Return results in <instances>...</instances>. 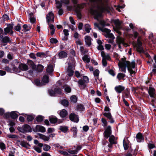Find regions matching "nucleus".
<instances>
[{
	"instance_id": "f257e3e1",
	"label": "nucleus",
	"mask_w": 156,
	"mask_h": 156,
	"mask_svg": "<svg viewBox=\"0 0 156 156\" xmlns=\"http://www.w3.org/2000/svg\"><path fill=\"white\" fill-rule=\"evenodd\" d=\"M90 1L96 3L99 5H101L100 6H98V8L100 9L101 12H99L98 11L95 10H92V11L93 15H95L97 18L101 17L102 13L105 12H107L108 13L110 12V7L108 6H104V4L103 2V0H90Z\"/></svg>"
},
{
	"instance_id": "f03ea898",
	"label": "nucleus",
	"mask_w": 156,
	"mask_h": 156,
	"mask_svg": "<svg viewBox=\"0 0 156 156\" xmlns=\"http://www.w3.org/2000/svg\"><path fill=\"white\" fill-rule=\"evenodd\" d=\"M13 66L12 70L13 71L19 73L20 72V70L26 71L28 69V66L25 64L20 63L19 66L18 68L16 67L14 64H12Z\"/></svg>"
},
{
	"instance_id": "7ed1b4c3",
	"label": "nucleus",
	"mask_w": 156,
	"mask_h": 156,
	"mask_svg": "<svg viewBox=\"0 0 156 156\" xmlns=\"http://www.w3.org/2000/svg\"><path fill=\"white\" fill-rule=\"evenodd\" d=\"M89 82V79L87 76H83V80L82 79L79 80L78 82L79 87L81 89L84 90L86 87V84L85 83H88Z\"/></svg>"
},
{
	"instance_id": "20e7f679",
	"label": "nucleus",
	"mask_w": 156,
	"mask_h": 156,
	"mask_svg": "<svg viewBox=\"0 0 156 156\" xmlns=\"http://www.w3.org/2000/svg\"><path fill=\"white\" fill-rule=\"evenodd\" d=\"M17 129L20 132L24 133L31 132L32 130L31 127L29 125L27 124L23 125L22 127H18Z\"/></svg>"
},
{
	"instance_id": "39448f33",
	"label": "nucleus",
	"mask_w": 156,
	"mask_h": 156,
	"mask_svg": "<svg viewBox=\"0 0 156 156\" xmlns=\"http://www.w3.org/2000/svg\"><path fill=\"white\" fill-rule=\"evenodd\" d=\"M135 46L136 48V50L138 52L140 53L145 52L144 48L142 46V42L141 41L139 37H138L137 39V44H136Z\"/></svg>"
},
{
	"instance_id": "423d86ee",
	"label": "nucleus",
	"mask_w": 156,
	"mask_h": 156,
	"mask_svg": "<svg viewBox=\"0 0 156 156\" xmlns=\"http://www.w3.org/2000/svg\"><path fill=\"white\" fill-rule=\"evenodd\" d=\"M112 130L110 126H108L106 128L103 133V135L105 139H107L111 135H112Z\"/></svg>"
},
{
	"instance_id": "0eeeda50",
	"label": "nucleus",
	"mask_w": 156,
	"mask_h": 156,
	"mask_svg": "<svg viewBox=\"0 0 156 156\" xmlns=\"http://www.w3.org/2000/svg\"><path fill=\"white\" fill-rule=\"evenodd\" d=\"M129 63V61H125L123 62H121L120 63H119V67L121 69V71L125 73L126 72V67H128Z\"/></svg>"
},
{
	"instance_id": "6e6552de",
	"label": "nucleus",
	"mask_w": 156,
	"mask_h": 156,
	"mask_svg": "<svg viewBox=\"0 0 156 156\" xmlns=\"http://www.w3.org/2000/svg\"><path fill=\"white\" fill-rule=\"evenodd\" d=\"M46 19L48 23V24H49V22L50 21H51L53 23L54 21V14L51 12H49L47 15L46 16Z\"/></svg>"
},
{
	"instance_id": "1a4fd4ad",
	"label": "nucleus",
	"mask_w": 156,
	"mask_h": 156,
	"mask_svg": "<svg viewBox=\"0 0 156 156\" xmlns=\"http://www.w3.org/2000/svg\"><path fill=\"white\" fill-rule=\"evenodd\" d=\"M33 131L35 132H40L44 133L46 131L45 128L42 126L37 125L33 129Z\"/></svg>"
},
{
	"instance_id": "9d476101",
	"label": "nucleus",
	"mask_w": 156,
	"mask_h": 156,
	"mask_svg": "<svg viewBox=\"0 0 156 156\" xmlns=\"http://www.w3.org/2000/svg\"><path fill=\"white\" fill-rule=\"evenodd\" d=\"M70 120L74 122L77 123L79 121L78 116L74 113H71L69 115Z\"/></svg>"
},
{
	"instance_id": "9b49d317",
	"label": "nucleus",
	"mask_w": 156,
	"mask_h": 156,
	"mask_svg": "<svg viewBox=\"0 0 156 156\" xmlns=\"http://www.w3.org/2000/svg\"><path fill=\"white\" fill-rule=\"evenodd\" d=\"M103 115L104 116L107 118L109 120L108 122L111 123H113L115 121L110 112H105L103 113Z\"/></svg>"
},
{
	"instance_id": "f8f14e48",
	"label": "nucleus",
	"mask_w": 156,
	"mask_h": 156,
	"mask_svg": "<svg viewBox=\"0 0 156 156\" xmlns=\"http://www.w3.org/2000/svg\"><path fill=\"white\" fill-rule=\"evenodd\" d=\"M7 27L4 29V34L5 35L10 33V31L13 29L14 24L12 23H7Z\"/></svg>"
},
{
	"instance_id": "ddd939ff",
	"label": "nucleus",
	"mask_w": 156,
	"mask_h": 156,
	"mask_svg": "<svg viewBox=\"0 0 156 156\" xmlns=\"http://www.w3.org/2000/svg\"><path fill=\"white\" fill-rule=\"evenodd\" d=\"M136 139L138 142H143L144 141V136L141 133L139 132L136 135Z\"/></svg>"
},
{
	"instance_id": "4468645a",
	"label": "nucleus",
	"mask_w": 156,
	"mask_h": 156,
	"mask_svg": "<svg viewBox=\"0 0 156 156\" xmlns=\"http://www.w3.org/2000/svg\"><path fill=\"white\" fill-rule=\"evenodd\" d=\"M67 53L64 51H60L58 55L59 59L65 58L67 57Z\"/></svg>"
},
{
	"instance_id": "2eb2a0df",
	"label": "nucleus",
	"mask_w": 156,
	"mask_h": 156,
	"mask_svg": "<svg viewBox=\"0 0 156 156\" xmlns=\"http://www.w3.org/2000/svg\"><path fill=\"white\" fill-rule=\"evenodd\" d=\"M1 42L4 43L3 44L4 45H6L7 43H11V39L8 36H5L2 39Z\"/></svg>"
},
{
	"instance_id": "dca6fc26",
	"label": "nucleus",
	"mask_w": 156,
	"mask_h": 156,
	"mask_svg": "<svg viewBox=\"0 0 156 156\" xmlns=\"http://www.w3.org/2000/svg\"><path fill=\"white\" fill-rule=\"evenodd\" d=\"M85 4L84 3H82L80 4H77L76 5H74V7L75 8V11L78 10L81 11V10L83 9L85 5Z\"/></svg>"
},
{
	"instance_id": "f3484780",
	"label": "nucleus",
	"mask_w": 156,
	"mask_h": 156,
	"mask_svg": "<svg viewBox=\"0 0 156 156\" xmlns=\"http://www.w3.org/2000/svg\"><path fill=\"white\" fill-rule=\"evenodd\" d=\"M148 93L151 97L154 98V95L155 93V89L152 87H149L148 90Z\"/></svg>"
},
{
	"instance_id": "a211bd4d",
	"label": "nucleus",
	"mask_w": 156,
	"mask_h": 156,
	"mask_svg": "<svg viewBox=\"0 0 156 156\" xmlns=\"http://www.w3.org/2000/svg\"><path fill=\"white\" fill-rule=\"evenodd\" d=\"M125 88L124 87L121 85H119L115 87V91L118 93H120L125 90Z\"/></svg>"
},
{
	"instance_id": "6ab92c4d",
	"label": "nucleus",
	"mask_w": 156,
	"mask_h": 156,
	"mask_svg": "<svg viewBox=\"0 0 156 156\" xmlns=\"http://www.w3.org/2000/svg\"><path fill=\"white\" fill-rule=\"evenodd\" d=\"M49 119L51 124H55L57 122L58 119L55 116H51L49 117Z\"/></svg>"
},
{
	"instance_id": "aec40b11",
	"label": "nucleus",
	"mask_w": 156,
	"mask_h": 156,
	"mask_svg": "<svg viewBox=\"0 0 156 156\" xmlns=\"http://www.w3.org/2000/svg\"><path fill=\"white\" fill-rule=\"evenodd\" d=\"M68 75L69 76H72L74 73V71L73 70V67L71 65L69 66L67 70Z\"/></svg>"
},
{
	"instance_id": "412c9836",
	"label": "nucleus",
	"mask_w": 156,
	"mask_h": 156,
	"mask_svg": "<svg viewBox=\"0 0 156 156\" xmlns=\"http://www.w3.org/2000/svg\"><path fill=\"white\" fill-rule=\"evenodd\" d=\"M37 134L39 136L40 138L43 140L45 141H48L50 139L49 136H46L39 133H37Z\"/></svg>"
},
{
	"instance_id": "4be33fe9",
	"label": "nucleus",
	"mask_w": 156,
	"mask_h": 156,
	"mask_svg": "<svg viewBox=\"0 0 156 156\" xmlns=\"http://www.w3.org/2000/svg\"><path fill=\"white\" fill-rule=\"evenodd\" d=\"M85 39L86 44L87 45L88 47L90 46L91 44L90 37L88 36H86L85 37Z\"/></svg>"
},
{
	"instance_id": "5701e85b",
	"label": "nucleus",
	"mask_w": 156,
	"mask_h": 156,
	"mask_svg": "<svg viewBox=\"0 0 156 156\" xmlns=\"http://www.w3.org/2000/svg\"><path fill=\"white\" fill-rule=\"evenodd\" d=\"M67 114V111L65 109H62L60 111L59 113L60 116L62 118L65 117Z\"/></svg>"
},
{
	"instance_id": "b1692460",
	"label": "nucleus",
	"mask_w": 156,
	"mask_h": 156,
	"mask_svg": "<svg viewBox=\"0 0 156 156\" xmlns=\"http://www.w3.org/2000/svg\"><path fill=\"white\" fill-rule=\"evenodd\" d=\"M76 110L80 112H83L85 110V107L82 104L78 105L76 107Z\"/></svg>"
},
{
	"instance_id": "393cba45",
	"label": "nucleus",
	"mask_w": 156,
	"mask_h": 156,
	"mask_svg": "<svg viewBox=\"0 0 156 156\" xmlns=\"http://www.w3.org/2000/svg\"><path fill=\"white\" fill-rule=\"evenodd\" d=\"M53 66L51 64H49L46 69L47 72L49 74L52 73L54 71Z\"/></svg>"
},
{
	"instance_id": "a878e982",
	"label": "nucleus",
	"mask_w": 156,
	"mask_h": 156,
	"mask_svg": "<svg viewBox=\"0 0 156 156\" xmlns=\"http://www.w3.org/2000/svg\"><path fill=\"white\" fill-rule=\"evenodd\" d=\"M59 129L62 132L66 133L69 130V127L66 126H60Z\"/></svg>"
},
{
	"instance_id": "bb28decb",
	"label": "nucleus",
	"mask_w": 156,
	"mask_h": 156,
	"mask_svg": "<svg viewBox=\"0 0 156 156\" xmlns=\"http://www.w3.org/2000/svg\"><path fill=\"white\" fill-rule=\"evenodd\" d=\"M35 84L37 86L41 87L44 85V84L40 81V80L38 79H36L34 80Z\"/></svg>"
},
{
	"instance_id": "cd10ccee",
	"label": "nucleus",
	"mask_w": 156,
	"mask_h": 156,
	"mask_svg": "<svg viewBox=\"0 0 156 156\" xmlns=\"http://www.w3.org/2000/svg\"><path fill=\"white\" fill-rule=\"evenodd\" d=\"M109 137L108 141L109 143L116 144V142L115 140V137L113 135H111Z\"/></svg>"
},
{
	"instance_id": "c85d7f7f",
	"label": "nucleus",
	"mask_w": 156,
	"mask_h": 156,
	"mask_svg": "<svg viewBox=\"0 0 156 156\" xmlns=\"http://www.w3.org/2000/svg\"><path fill=\"white\" fill-rule=\"evenodd\" d=\"M20 144L23 147H24L26 149L29 148L27 146L30 147V144L29 143L24 141H21Z\"/></svg>"
},
{
	"instance_id": "c756f323",
	"label": "nucleus",
	"mask_w": 156,
	"mask_h": 156,
	"mask_svg": "<svg viewBox=\"0 0 156 156\" xmlns=\"http://www.w3.org/2000/svg\"><path fill=\"white\" fill-rule=\"evenodd\" d=\"M42 81L44 84L48 83L49 81L48 76V75L44 76L42 78Z\"/></svg>"
},
{
	"instance_id": "7c9ffc66",
	"label": "nucleus",
	"mask_w": 156,
	"mask_h": 156,
	"mask_svg": "<svg viewBox=\"0 0 156 156\" xmlns=\"http://www.w3.org/2000/svg\"><path fill=\"white\" fill-rule=\"evenodd\" d=\"M126 76V75L125 74L120 73L118 74L117 76V78L119 80H121L123 79Z\"/></svg>"
},
{
	"instance_id": "2f4dec72",
	"label": "nucleus",
	"mask_w": 156,
	"mask_h": 156,
	"mask_svg": "<svg viewBox=\"0 0 156 156\" xmlns=\"http://www.w3.org/2000/svg\"><path fill=\"white\" fill-rule=\"evenodd\" d=\"M61 104L64 106L68 107L69 105V102L66 99H63L61 101Z\"/></svg>"
},
{
	"instance_id": "473e14b6",
	"label": "nucleus",
	"mask_w": 156,
	"mask_h": 156,
	"mask_svg": "<svg viewBox=\"0 0 156 156\" xmlns=\"http://www.w3.org/2000/svg\"><path fill=\"white\" fill-rule=\"evenodd\" d=\"M18 115L14 111H12L10 112V117L12 119H16L17 118Z\"/></svg>"
},
{
	"instance_id": "72a5a7b5",
	"label": "nucleus",
	"mask_w": 156,
	"mask_h": 156,
	"mask_svg": "<svg viewBox=\"0 0 156 156\" xmlns=\"http://www.w3.org/2000/svg\"><path fill=\"white\" fill-rule=\"evenodd\" d=\"M85 29L87 33L90 32V30L91 29L90 25L88 24H86L84 25Z\"/></svg>"
},
{
	"instance_id": "f704fd0d",
	"label": "nucleus",
	"mask_w": 156,
	"mask_h": 156,
	"mask_svg": "<svg viewBox=\"0 0 156 156\" xmlns=\"http://www.w3.org/2000/svg\"><path fill=\"white\" fill-rule=\"evenodd\" d=\"M130 89L128 88H126L124 92V94L125 95V97L126 98H129V96Z\"/></svg>"
},
{
	"instance_id": "c9c22d12",
	"label": "nucleus",
	"mask_w": 156,
	"mask_h": 156,
	"mask_svg": "<svg viewBox=\"0 0 156 156\" xmlns=\"http://www.w3.org/2000/svg\"><path fill=\"white\" fill-rule=\"evenodd\" d=\"M27 62L31 66L32 68L33 69H35L36 68V66L33 62V61L30 60H28L27 61Z\"/></svg>"
},
{
	"instance_id": "e433bc0d",
	"label": "nucleus",
	"mask_w": 156,
	"mask_h": 156,
	"mask_svg": "<svg viewBox=\"0 0 156 156\" xmlns=\"http://www.w3.org/2000/svg\"><path fill=\"white\" fill-rule=\"evenodd\" d=\"M83 60V61L89 63L90 61V58H88V55H85L82 58Z\"/></svg>"
},
{
	"instance_id": "4c0bfd02",
	"label": "nucleus",
	"mask_w": 156,
	"mask_h": 156,
	"mask_svg": "<svg viewBox=\"0 0 156 156\" xmlns=\"http://www.w3.org/2000/svg\"><path fill=\"white\" fill-rule=\"evenodd\" d=\"M48 93L49 95L51 97L56 96V94L55 93L54 89H50L48 90Z\"/></svg>"
},
{
	"instance_id": "58836bf2",
	"label": "nucleus",
	"mask_w": 156,
	"mask_h": 156,
	"mask_svg": "<svg viewBox=\"0 0 156 156\" xmlns=\"http://www.w3.org/2000/svg\"><path fill=\"white\" fill-rule=\"evenodd\" d=\"M55 94H61L62 92V89L59 87H56L54 88Z\"/></svg>"
},
{
	"instance_id": "ea45409f",
	"label": "nucleus",
	"mask_w": 156,
	"mask_h": 156,
	"mask_svg": "<svg viewBox=\"0 0 156 156\" xmlns=\"http://www.w3.org/2000/svg\"><path fill=\"white\" fill-rule=\"evenodd\" d=\"M113 22L117 28L118 27H120L121 25V23L119 19L114 20Z\"/></svg>"
},
{
	"instance_id": "a19ab883",
	"label": "nucleus",
	"mask_w": 156,
	"mask_h": 156,
	"mask_svg": "<svg viewBox=\"0 0 156 156\" xmlns=\"http://www.w3.org/2000/svg\"><path fill=\"white\" fill-rule=\"evenodd\" d=\"M123 146L125 150H128L129 147V144L125 141V139H124L123 140Z\"/></svg>"
},
{
	"instance_id": "79ce46f5",
	"label": "nucleus",
	"mask_w": 156,
	"mask_h": 156,
	"mask_svg": "<svg viewBox=\"0 0 156 156\" xmlns=\"http://www.w3.org/2000/svg\"><path fill=\"white\" fill-rule=\"evenodd\" d=\"M23 30L24 32L29 31L31 28L30 27L28 26L27 24H24L23 26Z\"/></svg>"
},
{
	"instance_id": "37998d69",
	"label": "nucleus",
	"mask_w": 156,
	"mask_h": 156,
	"mask_svg": "<svg viewBox=\"0 0 156 156\" xmlns=\"http://www.w3.org/2000/svg\"><path fill=\"white\" fill-rule=\"evenodd\" d=\"M38 72H42L44 66L41 64H39L37 65L36 68Z\"/></svg>"
},
{
	"instance_id": "c03bdc74",
	"label": "nucleus",
	"mask_w": 156,
	"mask_h": 156,
	"mask_svg": "<svg viewBox=\"0 0 156 156\" xmlns=\"http://www.w3.org/2000/svg\"><path fill=\"white\" fill-rule=\"evenodd\" d=\"M70 130L73 132V135L74 136H76L77 132L76 127H72Z\"/></svg>"
},
{
	"instance_id": "a18cd8bd",
	"label": "nucleus",
	"mask_w": 156,
	"mask_h": 156,
	"mask_svg": "<svg viewBox=\"0 0 156 156\" xmlns=\"http://www.w3.org/2000/svg\"><path fill=\"white\" fill-rule=\"evenodd\" d=\"M101 56L103 57V58H105L106 59H108L109 58H110V57L108 55H106L104 51H102L101 52Z\"/></svg>"
},
{
	"instance_id": "49530a36",
	"label": "nucleus",
	"mask_w": 156,
	"mask_h": 156,
	"mask_svg": "<svg viewBox=\"0 0 156 156\" xmlns=\"http://www.w3.org/2000/svg\"><path fill=\"white\" fill-rule=\"evenodd\" d=\"M44 119L43 116L40 115H38L36 118V121L38 122H42Z\"/></svg>"
},
{
	"instance_id": "de8ad7c7",
	"label": "nucleus",
	"mask_w": 156,
	"mask_h": 156,
	"mask_svg": "<svg viewBox=\"0 0 156 156\" xmlns=\"http://www.w3.org/2000/svg\"><path fill=\"white\" fill-rule=\"evenodd\" d=\"M135 67V62L133 61L131 63L129 62V64L128 65V68H134Z\"/></svg>"
},
{
	"instance_id": "09e8293b",
	"label": "nucleus",
	"mask_w": 156,
	"mask_h": 156,
	"mask_svg": "<svg viewBox=\"0 0 156 156\" xmlns=\"http://www.w3.org/2000/svg\"><path fill=\"white\" fill-rule=\"evenodd\" d=\"M21 29V25L18 23L17 25L14 27V30L20 32Z\"/></svg>"
},
{
	"instance_id": "8fccbe9b",
	"label": "nucleus",
	"mask_w": 156,
	"mask_h": 156,
	"mask_svg": "<svg viewBox=\"0 0 156 156\" xmlns=\"http://www.w3.org/2000/svg\"><path fill=\"white\" fill-rule=\"evenodd\" d=\"M27 120L28 122H31L34 119V117L31 115H28L27 117Z\"/></svg>"
},
{
	"instance_id": "3c124183",
	"label": "nucleus",
	"mask_w": 156,
	"mask_h": 156,
	"mask_svg": "<svg viewBox=\"0 0 156 156\" xmlns=\"http://www.w3.org/2000/svg\"><path fill=\"white\" fill-rule=\"evenodd\" d=\"M51 148L49 145L45 144L44 145L43 149L44 151H48Z\"/></svg>"
},
{
	"instance_id": "603ef678",
	"label": "nucleus",
	"mask_w": 156,
	"mask_h": 156,
	"mask_svg": "<svg viewBox=\"0 0 156 156\" xmlns=\"http://www.w3.org/2000/svg\"><path fill=\"white\" fill-rule=\"evenodd\" d=\"M70 100L72 102L76 103L77 101V98L75 95H73L70 97Z\"/></svg>"
},
{
	"instance_id": "864d4df0",
	"label": "nucleus",
	"mask_w": 156,
	"mask_h": 156,
	"mask_svg": "<svg viewBox=\"0 0 156 156\" xmlns=\"http://www.w3.org/2000/svg\"><path fill=\"white\" fill-rule=\"evenodd\" d=\"M117 43L118 45H120L121 44H122L123 45H125L126 43H124L121 38H119L117 40Z\"/></svg>"
},
{
	"instance_id": "5fc2aeb1",
	"label": "nucleus",
	"mask_w": 156,
	"mask_h": 156,
	"mask_svg": "<svg viewBox=\"0 0 156 156\" xmlns=\"http://www.w3.org/2000/svg\"><path fill=\"white\" fill-rule=\"evenodd\" d=\"M50 42L51 44H56L58 42V41L56 38H51L50 40Z\"/></svg>"
},
{
	"instance_id": "6e6d98bb",
	"label": "nucleus",
	"mask_w": 156,
	"mask_h": 156,
	"mask_svg": "<svg viewBox=\"0 0 156 156\" xmlns=\"http://www.w3.org/2000/svg\"><path fill=\"white\" fill-rule=\"evenodd\" d=\"M101 121L103 124V126L104 127H105L107 126L108 122L105 118H102L101 119Z\"/></svg>"
},
{
	"instance_id": "4d7b16f0",
	"label": "nucleus",
	"mask_w": 156,
	"mask_h": 156,
	"mask_svg": "<svg viewBox=\"0 0 156 156\" xmlns=\"http://www.w3.org/2000/svg\"><path fill=\"white\" fill-rule=\"evenodd\" d=\"M99 71L98 69H96L93 72V74L95 76L98 77L99 74Z\"/></svg>"
},
{
	"instance_id": "13d9d810",
	"label": "nucleus",
	"mask_w": 156,
	"mask_h": 156,
	"mask_svg": "<svg viewBox=\"0 0 156 156\" xmlns=\"http://www.w3.org/2000/svg\"><path fill=\"white\" fill-rule=\"evenodd\" d=\"M0 148L3 150L5 149L6 147L5 144L3 142H0Z\"/></svg>"
},
{
	"instance_id": "bf43d9fd",
	"label": "nucleus",
	"mask_w": 156,
	"mask_h": 156,
	"mask_svg": "<svg viewBox=\"0 0 156 156\" xmlns=\"http://www.w3.org/2000/svg\"><path fill=\"white\" fill-rule=\"evenodd\" d=\"M33 148L38 153H40L41 152V150L39 147L34 146L33 147Z\"/></svg>"
},
{
	"instance_id": "052dcab7",
	"label": "nucleus",
	"mask_w": 156,
	"mask_h": 156,
	"mask_svg": "<svg viewBox=\"0 0 156 156\" xmlns=\"http://www.w3.org/2000/svg\"><path fill=\"white\" fill-rule=\"evenodd\" d=\"M68 151V153L72 154H77L78 152V151H77V150H69Z\"/></svg>"
},
{
	"instance_id": "680f3d73",
	"label": "nucleus",
	"mask_w": 156,
	"mask_h": 156,
	"mask_svg": "<svg viewBox=\"0 0 156 156\" xmlns=\"http://www.w3.org/2000/svg\"><path fill=\"white\" fill-rule=\"evenodd\" d=\"M7 136L9 138L12 139L16 138L17 137V135L11 134H8Z\"/></svg>"
},
{
	"instance_id": "e2e57ef3",
	"label": "nucleus",
	"mask_w": 156,
	"mask_h": 156,
	"mask_svg": "<svg viewBox=\"0 0 156 156\" xmlns=\"http://www.w3.org/2000/svg\"><path fill=\"white\" fill-rule=\"evenodd\" d=\"M65 90L66 92L69 93L71 92V89L69 87L67 86L65 87Z\"/></svg>"
},
{
	"instance_id": "0e129e2a",
	"label": "nucleus",
	"mask_w": 156,
	"mask_h": 156,
	"mask_svg": "<svg viewBox=\"0 0 156 156\" xmlns=\"http://www.w3.org/2000/svg\"><path fill=\"white\" fill-rule=\"evenodd\" d=\"M4 117L5 118L7 119L10 117V113L7 112L4 113Z\"/></svg>"
},
{
	"instance_id": "69168bd1",
	"label": "nucleus",
	"mask_w": 156,
	"mask_h": 156,
	"mask_svg": "<svg viewBox=\"0 0 156 156\" xmlns=\"http://www.w3.org/2000/svg\"><path fill=\"white\" fill-rule=\"evenodd\" d=\"M62 3H64L66 5H68L69 3V0H61Z\"/></svg>"
},
{
	"instance_id": "338daca9",
	"label": "nucleus",
	"mask_w": 156,
	"mask_h": 156,
	"mask_svg": "<svg viewBox=\"0 0 156 156\" xmlns=\"http://www.w3.org/2000/svg\"><path fill=\"white\" fill-rule=\"evenodd\" d=\"M102 62L103 66L106 67L107 66V63L105 59L103 58L102 61Z\"/></svg>"
},
{
	"instance_id": "774afa93",
	"label": "nucleus",
	"mask_w": 156,
	"mask_h": 156,
	"mask_svg": "<svg viewBox=\"0 0 156 156\" xmlns=\"http://www.w3.org/2000/svg\"><path fill=\"white\" fill-rule=\"evenodd\" d=\"M3 18V20H9V18L8 15L6 14H4L2 16Z\"/></svg>"
}]
</instances>
